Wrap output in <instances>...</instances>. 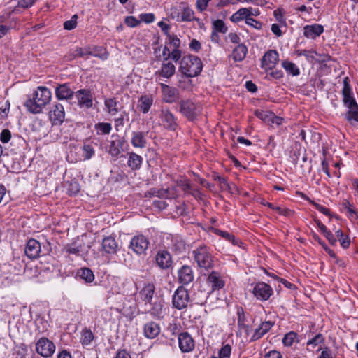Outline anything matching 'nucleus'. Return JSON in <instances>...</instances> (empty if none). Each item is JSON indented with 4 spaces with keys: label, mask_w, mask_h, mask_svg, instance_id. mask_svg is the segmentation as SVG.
Masks as SVG:
<instances>
[{
    "label": "nucleus",
    "mask_w": 358,
    "mask_h": 358,
    "mask_svg": "<svg viewBox=\"0 0 358 358\" xmlns=\"http://www.w3.org/2000/svg\"><path fill=\"white\" fill-rule=\"evenodd\" d=\"M52 99L51 91L46 87L38 86L24 103L27 110L34 114L42 112L43 108L48 104Z\"/></svg>",
    "instance_id": "obj_1"
},
{
    "label": "nucleus",
    "mask_w": 358,
    "mask_h": 358,
    "mask_svg": "<svg viewBox=\"0 0 358 358\" xmlns=\"http://www.w3.org/2000/svg\"><path fill=\"white\" fill-rule=\"evenodd\" d=\"M194 261L200 268L208 271L214 266L215 257L211 248L205 243L197 245L192 252Z\"/></svg>",
    "instance_id": "obj_2"
},
{
    "label": "nucleus",
    "mask_w": 358,
    "mask_h": 358,
    "mask_svg": "<svg viewBox=\"0 0 358 358\" xmlns=\"http://www.w3.org/2000/svg\"><path fill=\"white\" fill-rule=\"evenodd\" d=\"M202 69V62L197 56L185 55L180 61L179 70L186 77L197 76L201 72Z\"/></svg>",
    "instance_id": "obj_3"
},
{
    "label": "nucleus",
    "mask_w": 358,
    "mask_h": 358,
    "mask_svg": "<svg viewBox=\"0 0 358 358\" xmlns=\"http://www.w3.org/2000/svg\"><path fill=\"white\" fill-rule=\"evenodd\" d=\"M179 112L189 121H194L201 114L202 107L191 99H182L179 102Z\"/></svg>",
    "instance_id": "obj_4"
},
{
    "label": "nucleus",
    "mask_w": 358,
    "mask_h": 358,
    "mask_svg": "<svg viewBox=\"0 0 358 358\" xmlns=\"http://www.w3.org/2000/svg\"><path fill=\"white\" fill-rule=\"evenodd\" d=\"M161 125L166 129L176 131L178 127V118L168 108H162L159 112Z\"/></svg>",
    "instance_id": "obj_5"
},
{
    "label": "nucleus",
    "mask_w": 358,
    "mask_h": 358,
    "mask_svg": "<svg viewBox=\"0 0 358 358\" xmlns=\"http://www.w3.org/2000/svg\"><path fill=\"white\" fill-rule=\"evenodd\" d=\"M189 300L190 297L187 289L183 286H179L173 295L172 304L173 308L182 310L187 307Z\"/></svg>",
    "instance_id": "obj_6"
},
{
    "label": "nucleus",
    "mask_w": 358,
    "mask_h": 358,
    "mask_svg": "<svg viewBox=\"0 0 358 358\" xmlns=\"http://www.w3.org/2000/svg\"><path fill=\"white\" fill-rule=\"evenodd\" d=\"M273 293L272 287L265 282H259L253 286L252 294L257 300L267 301L273 295Z\"/></svg>",
    "instance_id": "obj_7"
},
{
    "label": "nucleus",
    "mask_w": 358,
    "mask_h": 358,
    "mask_svg": "<svg viewBox=\"0 0 358 358\" xmlns=\"http://www.w3.org/2000/svg\"><path fill=\"white\" fill-rule=\"evenodd\" d=\"M75 96L80 108L90 109L93 106V94L88 89H80L75 92Z\"/></svg>",
    "instance_id": "obj_8"
},
{
    "label": "nucleus",
    "mask_w": 358,
    "mask_h": 358,
    "mask_svg": "<svg viewBox=\"0 0 358 358\" xmlns=\"http://www.w3.org/2000/svg\"><path fill=\"white\" fill-rule=\"evenodd\" d=\"M149 243L147 237L143 235H138L131 238L129 248L136 255H141L145 253Z\"/></svg>",
    "instance_id": "obj_9"
},
{
    "label": "nucleus",
    "mask_w": 358,
    "mask_h": 358,
    "mask_svg": "<svg viewBox=\"0 0 358 358\" xmlns=\"http://www.w3.org/2000/svg\"><path fill=\"white\" fill-rule=\"evenodd\" d=\"M36 350L42 357L48 358L51 357L55 352V346L49 339L41 338L36 344Z\"/></svg>",
    "instance_id": "obj_10"
},
{
    "label": "nucleus",
    "mask_w": 358,
    "mask_h": 358,
    "mask_svg": "<svg viewBox=\"0 0 358 358\" xmlns=\"http://www.w3.org/2000/svg\"><path fill=\"white\" fill-rule=\"evenodd\" d=\"M279 61V54L275 50H269L265 52L261 59V67L265 71L272 70Z\"/></svg>",
    "instance_id": "obj_11"
},
{
    "label": "nucleus",
    "mask_w": 358,
    "mask_h": 358,
    "mask_svg": "<svg viewBox=\"0 0 358 358\" xmlns=\"http://www.w3.org/2000/svg\"><path fill=\"white\" fill-rule=\"evenodd\" d=\"M162 101L167 103H173L179 98V91L177 88L161 83Z\"/></svg>",
    "instance_id": "obj_12"
},
{
    "label": "nucleus",
    "mask_w": 358,
    "mask_h": 358,
    "mask_svg": "<svg viewBox=\"0 0 358 358\" xmlns=\"http://www.w3.org/2000/svg\"><path fill=\"white\" fill-rule=\"evenodd\" d=\"M25 255L31 259H35L40 257L41 253L43 252L41 245L39 241L36 239H29L25 247Z\"/></svg>",
    "instance_id": "obj_13"
},
{
    "label": "nucleus",
    "mask_w": 358,
    "mask_h": 358,
    "mask_svg": "<svg viewBox=\"0 0 358 358\" xmlns=\"http://www.w3.org/2000/svg\"><path fill=\"white\" fill-rule=\"evenodd\" d=\"M55 96L60 101H69L72 99L75 92L71 88L69 83L59 84L55 87Z\"/></svg>",
    "instance_id": "obj_14"
},
{
    "label": "nucleus",
    "mask_w": 358,
    "mask_h": 358,
    "mask_svg": "<svg viewBox=\"0 0 358 358\" xmlns=\"http://www.w3.org/2000/svg\"><path fill=\"white\" fill-rule=\"evenodd\" d=\"M148 132L134 131L131 133L130 143L135 148L144 149L148 145Z\"/></svg>",
    "instance_id": "obj_15"
},
{
    "label": "nucleus",
    "mask_w": 358,
    "mask_h": 358,
    "mask_svg": "<svg viewBox=\"0 0 358 358\" xmlns=\"http://www.w3.org/2000/svg\"><path fill=\"white\" fill-rule=\"evenodd\" d=\"M49 117L53 124H61L65 118L64 106L59 103H54L49 112Z\"/></svg>",
    "instance_id": "obj_16"
},
{
    "label": "nucleus",
    "mask_w": 358,
    "mask_h": 358,
    "mask_svg": "<svg viewBox=\"0 0 358 358\" xmlns=\"http://www.w3.org/2000/svg\"><path fill=\"white\" fill-rule=\"evenodd\" d=\"M145 312L150 313L155 318H162L165 314L163 301L162 300L152 301L150 303H148V306H145Z\"/></svg>",
    "instance_id": "obj_17"
},
{
    "label": "nucleus",
    "mask_w": 358,
    "mask_h": 358,
    "mask_svg": "<svg viewBox=\"0 0 358 358\" xmlns=\"http://www.w3.org/2000/svg\"><path fill=\"white\" fill-rule=\"evenodd\" d=\"M178 344L182 352H189L192 351L195 347L194 341L187 332H182L178 335Z\"/></svg>",
    "instance_id": "obj_18"
},
{
    "label": "nucleus",
    "mask_w": 358,
    "mask_h": 358,
    "mask_svg": "<svg viewBox=\"0 0 358 358\" xmlns=\"http://www.w3.org/2000/svg\"><path fill=\"white\" fill-rule=\"evenodd\" d=\"M179 10H181L180 22H191L196 20L199 22L200 27L203 24L199 18L194 17V13L193 10L189 6L187 3L185 2L180 3L179 4Z\"/></svg>",
    "instance_id": "obj_19"
},
{
    "label": "nucleus",
    "mask_w": 358,
    "mask_h": 358,
    "mask_svg": "<svg viewBox=\"0 0 358 358\" xmlns=\"http://www.w3.org/2000/svg\"><path fill=\"white\" fill-rule=\"evenodd\" d=\"M155 292V286L152 282L145 283L139 292L141 299L145 303V306H148V303H150L152 301Z\"/></svg>",
    "instance_id": "obj_20"
},
{
    "label": "nucleus",
    "mask_w": 358,
    "mask_h": 358,
    "mask_svg": "<svg viewBox=\"0 0 358 358\" xmlns=\"http://www.w3.org/2000/svg\"><path fill=\"white\" fill-rule=\"evenodd\" d=\"M178 280L180 283L186 285L192 282L194 280V273L191 266H182L178 271Z\"/></svg>",
    "instance_id": "obj_21"
},
{
    "label": "nucleus",
    "mask_w": 358,
    "mask_h": 358,
    "mask_svg": "<svg viewBox=\"0 0 358 358\" xmlns=\"http://www.w3.org/2000/svg\"><path fill=\"white\" fill-rule=\"evenodd\" d=\"M176 73V66L172 62L164 61L161 68L156 72L159 77L169 79L173 76Z\"/></svg>",
    "instance_id": "obj_22"
},
{
    "label": "nucleus",
    "mask_w": 358,
    "mask_h": 358,
    "mask_svg": "<svg viewBox=\"0 0 358 358\" xmlns=\"http://www.w3.org/2000/svg\"><path fill=\"white\" fill-rule=\"evenodd\" d=\"M117 243L113 236H108L103 238L101 248L106 254H115L117 251Z\"/></svg>",
    "instance_id": "obj_23"
},
{
    "label": "nucleus",
    "mask_w": 358,
    "mask_h": 358,
    "mask_svg": "<svg viewBox=\"0 0 358 358\" xmlns=\"http://www.w3.org/2000/svg\"><path fill=\"white\" fill-rule=\"evenodd\" d=\"M156 262L161 268H169L172 264L170 253L166 250L159 251L156 255Z\"/></svg>",
    "instance_id": "obj_24"
},
{
    "label": "nucleus",
    "mask_w": 358,
    "mask_h": 358,
    "mask_svg": "<svg viewBox=\"0 0 358 358\" xmlns=\"http://www.w3.org/2000/svg\"><path fill=\"white\" fill-rule=\"evenodd\" d=\"M104 106L106 111L110 115H116L122 106L117 101L115 98H107L104 100Z\"/></svg>",
    "instance_id": "obj_25"
},
{
    "label": "nucleus",
    "mask_w": 358,
    "mask_h": 358,
    "mask_svg": "<svg viewBox=\"0 0 358 358\" xmlns=\"http://www.w3.org/2000/svg\"><path fill=\"white\" fill-rule=\"evenodd\" d=\"M160 333V327L155 322H149L144 325L143 334L149 338L152 339L157 337Z\"/></svg>",
    "instance_id": "obj_26"
},
{
    "label": "nucleus",
    "mask_w": 358,
    "mask_h": 358,
    "mask_svg": "<svg viewBox=\"0 0 358 358\" xmlns=\"http://www.w3.org/2000/svg\"><path fill=\"white\" fill-rule=\"evenodd\" d=\"M324 31V28L322 25L315 24L313 25H306L303 28V35L306 38L314 39L320 36Z\"/></svg>",
    "instance_id": "obj_27"
},
{
    "label": "nucleus",
    "mask_w": 358,
    "mask_h": 358,
    "mask_svg": "<svg viewBox=\"0 0 358 358\" xmlns=\"http://www.w3.org/2000/svg\"><path fill=\"white\" fill-rule=\"evenodd\" d=\"M273 326V323L270 321L262 322L258 328H257L250 338V342L255 341L261 338L266 334Z\"/></svg>",
    "instance_id": "obj_28"
},
{
    "label": "nucleus",
    "mask_w": 358,
    "mask_h": 358,
    "mask_svg": "<svg viewBox=\"0 0 358 358\" xmlns=\"http://www.w3.org/2000/svg\"><path fill=\"white\" fill-rule=\"evenodd\" d=\"M208 282L211 285L213 290L220 289L224 285V282L221 278L220 274L216 271H212L209 274L208 277Z\"/></svg>",
    "instance_id": "obj_29"
},
{
    "label": "nucleus",
    "mask_w": 358,
    "mask_h": 358,
    "mask_svg": "<svg viewBox=\"0 0 358 358\" xmlns=\"http://www.w3.org/2000/svg\"><path fill=\"white\" fill-rule=\"evenodd\" d=\"M143 157L138 154L131 152L128 153L127 165L132 170H138L141 167Z\"/></svg>",
    "instance_id": "obj_30"
},
{
    "label": "nucleus",
    "mask_w": 358,
    "mask_h": 358,
    "mask_svg": "<svg viewBox=\"0 0 358 358\" xmlns=\"http://www.w3.org/2000/svg\"><path fill=\"white\" fill-rule=\"evenodd\" d=\"M247 53V46L240 43L233 50L231 57L235 62H242L245 58Z\"/></svg>",
    "instance_id": "obj_31"
},
{
    "label": "nucleus",
    "mask_w": 358,
    "mask_h": 358,
    "mask_svg": "<svg viewBox=\"0 0 358 358\" xmlns=\"http://www.w3.org/2000/svg\"><path fill=\"white\" fill-rule=\"evenodd\" d=\"M124 140L120 139L118 141H112L110 143L108 148V153L113 157H117L122 150V147L124 144Z\"/></svg>",
    "instance_id": "obj_32"
},
{
    "label": "nucleus",
    "mask_w": 358,
    "mask_h": 358,
    "mask_svg": "<svg viewBox=\"0 0 358 358\" xmlns=\"http://www.w3.org/2000/svg\"><path fill=\"white\" fill-rule=\"evenodd\" d=\"M138 102L141 111L143 113H147L153 103L152 95L141 96Z\"/></svg>",
    "instance_id": "obj_33"
},
{
    "label": "nucleus",
    "mask_w": 358,
    "mask_h": 358,
    "mask_svg": "<svg viewBox=\"0 0 358 358\" xmlns=\"http://www.w3.org/2000/svg\"><path fill=\"white\" fill-rule=\"evenodd\" d=\"M281 64L288 75H291L292 76H298L300 74V69L292 62L289 60H283Z\"/></svg>",
    "instance_id": "obj_34"
},
{
    "label": "nucleus",
    "mask_w": 358,
    "mask_h": 358,
    "mask_svg": "<svg viewBox=\"0 0 358 358\" xmlns=\"http://www.w3.org/2000/svg\"><path fill=\"white\" fill-rule=\"evenodd\" d=\"M238 314V327L239 329L244 330L246 334H249V327L248 325L245 323L246 318L244 313V310L242 308H238L237 310Z\"/></svg>",
    "instance_id": "obj_35"
},
{
    "label": "nucleus",
    "mask_w": 358,
    "mask_h": 358,
    "mask_svg": "<svg viewBox=\"0 0 358 358\" xmlns=\"http://www.w3.org/2000/svg\"><path fill=\"white\" fill-rule=\"evenodd\" d=\"M78 275L87 283H91L94 280V275L89 268H82L78 271Z\"/></svg>",
    "instance_id": "obj_36"
},
{
    "label": "nucleus",
    "mask_w": 358,
    "mask_h": 358,
    "mask_svg": "<svg viewBox=\"0 0 358 358\" xmlns=\"http://www.w3.org/2000/svg\"><path fill=\"white\" fill-rule=\"evenodd\" d=\"M97 135L109 134L112 130V125L108 122H99L94 125Z\"/></svg>",
    "instance_id": "obj_37"
},
{
    "label": "nucleus",
    "mask_w": 358,
    "mask_h": 358,
    "mask_svg": "<svg viewBox=\"0 0 358 358\" xmlns=\"http://www.w3.org/2000/svg\"><path fill=\"white\" fill-rule=\"evenodd\" d=\"M249 10L247 9V8H240L238 11H236L235 13H234L231 17L230 20L233 22H238L239 21L245 19L246 21V18L249 17Z\"/></svg>",
    "instance_id": "obj_38"
},
{
    "label": "nucleus",
    "mask_w": 358,
    "mask_h": 358,
    "mask_svg": "<svg viewBox=\"0 0 358 358\" xmlns=\"http://www.w3.org/2000/svg\"><path fill=\"white\" fill-rule=\"evenodd\" d=\"M172 248L177 253H182L186 250V244L182 238L175 237L172 239Z\"/></svg>",
    "instance_id": "obj_39"
},
{
    "label": "nucleus",
    "mask_w": 358,
    "mask_h": 358,
    "mask_svg": "<svg viewBox=\"0 0 358 358\" xmlns=\"http://www.w3.org/2000/svg\"><path fill=\"white\" fill-rule=\"evenodd\" d=\"M94 336L92 331L89 329H85L82 331L80 338L81 343L83 345H89L94 340Z\"/></svg>",
    "instance_id": "obj_40"
},
{
    "label": "nucleus",
    "mask_w": 358,
    "mask_h": 358,
    "mask_svg": "<svg viewBox=\"0 0 358 358\" xmlns=\"http://www.w3.org/2000/svg\"><path fill=\"white\" fill-rule=\"evenodd\" d=\"M214 233L218 236H222V238L229 241V242L232 243L234 245H238L239 243V240L236 239L233 234H229L227 231H224L220 229H215Z\"/></svg>",
    "instance_id": "obj_41"
},
{
    "label": "nucleus",
    "mask_w": 358,
    "mask_h": 358,
    "mask_svg": "<svg viewBox=\"0 0 358 358\" xmlns=\"http://www.w3.org/2000/svg\"><path fill=\"white\" fill-rule=\"evenodd\" d=\"M335 233L342 248L344 249L348 248L350 244L349 237L344 235L343 232L341 229L335 230Z\"/></svg>",
    "instance_id": "obj_42"
},
{
    "label": "nucleus",
    "mask_w": 358,
    "mask_h": 358,
    "mask_svg": "<svg viewBox=\"0 0 358 358\" xmlns=\"http://www.w3.org/2000/svg\"><path fill=\"white\" fill-rule=\"evenodd\" d=\"M297 338L298 334L296 332L290 331L284 336L282 338V343L285 346L289 347L294 343V342H299Z\"/></svg>",
    "instance_id": "obj_43"
},
{
    "label": "nucleus",
    "mask_w": 358,
    "mask_h": 358,
    "mask_svg": "<svg viewBox=\"0 0 358 358\" xmlns=\"http://www.w3.org/2000/svg\"><path fill=\"white\" fill-rule=\"evenodd\" d=\"M165 43H166L171 49L180 48V40L174 34L167 37Z\"/></svg>",
    "instance_id": "obj_44"
},
{
    "label": "nucleus",
    "mask_w": 358,
    "mask_h": 358,
    "mask_svg": "<svg viewBox=\"0 0 358 358\" xmlns=\"http://www.w3.org/2000/svg\"><path fill=\"white\" fill-rule=\"evenodd\" d=\"M177 186L179 187L185 194H189L192 190V186L189 180L186 178L178 179L176 182Z\"/></svg>",
    "instance_id": "obj_45"
},
{
    "label": "nucleus",
    "mask_w": 358,
    "mask_h": 358,
    "mask_svg": "<svg viewBox=\"0 0 358 358\" xmlns=\"http://www.w3.org/2000/svg\"><path fill=\"white\" fill-rule=\"evenodd\" d=\"M255 115L264 122L270 123L271 117L273 116V113L270 111L256 110L255 111Z\"/></svg>",
    "instance_id": "obj_46"
},
{
    "label": "nucleus",
    "mask_w": 358,
    "mask_h": 358,
    "mask_svg": "<svg viewBox=\"0 0 358 358\" xmlns=\"http://www.w3.org/2000/svg\"><path fill=\"white\" fill-rule=\"evenodd\" d=\"M295 54L298 56H304L308 61H312L315 59V55H317L316 51L315 50H297L295 51Z\"/></svg>",
    "instance_id": "obj_47"
},
{
    "label": "nucleus",
    "mask_w": 358,
    "mask_h": 358,
    "mask_svg": "<svg viewBox=\"0 0 358 358\" xmlns=\"http://www.w3.org/2000/svg\"><path fill=\"white\" fill-rule=\"evenodd\" d=\"M83 157L85 160H89L91 159L95 154L94 149L92 145L90 144H85L83 148Z\"/></svg>",
    "instance_id": "obj_48"
},
{
    "label": "nucleus",
    "mask_w": 358,
    "mask_h": 358,
    "mask_svg": "<svg viewBox=\"0 0 358 358\" xmlns=\"http://www.w3.org/2000/svg\"><path fill=\"white\" fill-rule=\"evenodd\" d=\"M64 250L69 255H74L79 257L80 256L81 246H78L75 244H69L65 246Z\"/></svg>",
    "instance_id": "obj_49"
},
{
    "label": "nucleus",
    "mask_w": 358,
    "mask_h": 358,
    "mask_svg": "<svg viewBox=\"0 0 358 358\" xmlns=\"http://www.w3.org/2000/svg\"><path fill=\"white\" fill-rule=\"evenodd\" d=\"M213 29L215 31H218L222 34H225L227 31V27H226L224 22L221 20H217L213 22Z\"/></svg>",
    "instance_id": "obj_50"
},
{
    "label": "nucleus",
    "mask_w": 358,
    "mask_h": 358,
    "mask_svg": "<svg viewBox=\"0 0 358 358\" xmlns=\"http://www.w3.org/2000/svg\"><path fill=\"white\" fill-rule=\"evenodd\" d=\"M324 341V338L322 334H318L315 335L313 338L310 339L307 342V345H311L313 348L316 347L319 344Z\"/></svg>",
    "instance_id": "obj_51"
},
{
    "label": "nucleus",
    "mask_w": 358,
    "mask_h": 358,
    "mask_svg": "<svg viewBox=\"0 0 358 358\" xmlns=\"http://www.w3.org/2000/svg\"><path fill=\"white\" fill-rule=\"evenodd\" d=\"M169 17L177 22H180L181 10H179V5L173 6L170 9Z\"/></svg>",
    "instance_id": "obj_52"
},
{
    "label": "nucleus",
    "mask_w": 358,
    "mask_h": 358,
    "mask_svg": "<svg viewBox=\"0 0 358 358\" xmlns=\"http://www.w3.org/2000/svg\"><path fill=\"white\" fill-rule=\"evenodd\" d=\"M343 101L345 105L349 108V110H357L358 109V105L355 101V99L350 95L348 97H343Z\"/></svg>",
    "instance_id": "obj_53"
},
{
    "label": "nucleus",
    "mask_w": 358,
    "mask_h": 358,
    "mask_svg": "<svg viewBox=\"0 0 358 358\" xmlns=\"http://www.w3.org/2000/svg\"><path fill=\"white\" fill-rule=\"evenodd\" d=\"M231 352V347L227 344L219 350V357L217 358H229Z\"/></svg>",
    "instance_id": "obj_54"
},
{
    "label": "nucleus",
    "mask_w": 358,
    "mask_h": 358,
    "mask_svg": "<svg viewBox=\"0 0 358 358\" xmlns=\"http://www.w3.org/2000/svg\"><path fill=\"white\" fill-rule=\"evenodd\" d=\"M77 18L78 16L76 15H73L71 20H67L64 23V28L66 30L73 29L77 24Z\"/></svg>",
    "instance_id": "obj_55"
},
{
    "label": "nucleus",
    "mask_w": 358,
    "mask_h": 358,
    "mask_svg": "<svg viewBox=\"0 0 358 358\" xmlns=\"http://www.w3.org/2000/svg\"><path fill=\"white\" fill-rule=\"evenodd\" d=\"M92 55V52L90 51H84L81 48H77L71 54V57L70 59H76L77 57H84L85 55Z\"/></svg>",
    "instance_id": "obj_56"
},
{
    "label": "nucleus",
    "mask_w": 358,
    "mask_h": 358,
    "mask_svg": "<svg viewBox=\"0 0 358 358\" xmlns=\"http://www.w3.org/2000/svg\"><path fill=\"white\" fill-rule=\"evenodd\" d=\"M182 57V51L180 48L171 49L170 59L173 62H178Z\"/></svg>",
    "instance_id": "obj_57"
},
{
    "label": "nucleus",
    "mask_w": 358,
    "mask_h": 358,
    "mask_svg": "<svg viewBox=\"0 0 358 358\" xmlns=\"http://www.w3.org/2000/svg\"><path fill=\"white\" fill-rule=\"evenodd\" d=\"M124 23L129 27H135L140 24V20L134 16H127L124 19Z\"/></svg>",
    "instance_id": "obj_58"
},
{
    "label": "nucleus",
    "mask_w": 358,
    "mask_h": 358,
    "mask_svg": "<svg viewBox=\"0 0 358 358\" xmlns=\"http://www.w3.org/2000/svg\"><path fill=\"white\" fill-rule=\"evenodd\" d=\"M343 97H348V96L351 95V87L348 83V78L346 77L343 80Z\"/></svg>",
    "instance_id": "obj_59"
},
{
    "label": "nucleus",
    "mask_w": 358,
    "mask_h": 358,
    "mask_svg": "<svg viewBox=\"0 0 358 358\" xmlns=\"http://www.w3.org/2000/svg\"><path fill=\"white\" fill-rule=\"evenodd\" d=\"M11 138V132L7 129H4L0 134V141L3 143H7Z\"/></svg>",
    "instance_id": "obj_60"
},
{
    "label": "nucleus",
    "mask_w": 358,
    "mask_h": 358,
    "mask_svg": "<svg viewBox=\"0 0 358 358\" xmlns=\"http://www.w3.org/2000/svg\"><path fill=\"white\" fill-rule=\"evenodd\" d=\"M345 118L349 121H356L358 122V110H349V111L345 115Z\"/></svg>",
    "instance_id": "obj_61"
},
{
    "label": "nucleus",
    "mask_w": 358,
    "mask_h": 358,
    "mask_svg": "<svg viewBox=\"0 0 358 358\" xmlns=\"http://www.w3.org/2000/svg\"><path fill=\"white\" fill-rule=\"evenodd\" d=\"M245 23L248 25H250V26H251L252 27H254L256 29H261L262 27V23L260 22L255 20L252 17H247Z\"/></svg>",
    "instance_id": "obj_62"
},
{
    "label": "nucleus",
    "mask_w": 358,
    "mask_h": 358,
    "mask_svg": "<svg viewBox=\"0 0 358 358\" xmlns=\"http://www.w3.org/2000/svg\"><path fill=\"white\" fill-rule=\"evenodd\" d=\"M140 22H145L146 23H151L155 20V15L152 13H142L139 15Z\"/></svg>",
    "instance_id": "obj_63"
},
{
    "label": "nucleus",
    "mask_w": 358,
    "mask_h": 358,
    "mask_svg": "<svg viewBox=\"0 0 358 358\" xmlns=\"http://www.w3.org/2000/svg\"><path fill=\"white\" fill-rule=\"evenodd\" d=\"M16 358H25L27 355V348L24 346H17L15 348Z\"/></svg>",
    "instance_id": "obj_64"
}]
</instances>
